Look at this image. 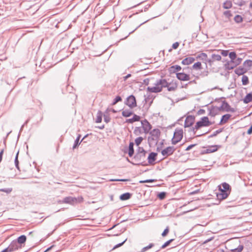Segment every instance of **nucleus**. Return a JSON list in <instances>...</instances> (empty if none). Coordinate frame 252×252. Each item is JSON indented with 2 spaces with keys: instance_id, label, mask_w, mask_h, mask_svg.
<instances>
[{
  "instance_id": "nucleus-1",
  "label": "nucleus",
  "mask_w": 252,
  "mask_h": 252,
  "mask_svg": "<svg viewBox=\"0 0 252 252\" xmlns=\"http://www.w3.org/2000/svg\"><path fill=\"white\" fill-rule=\"evenodd\" d=\"M212 125V123L209 121V118L207 117H203L201 118L200 120L196 123L194 127L190 128V131L192 132V135L196 137L200 136L207 133L208 132L205 133H197V130L201 127L204 126H208Z\"/></svg>"
},
{
  "instance_id": "nucleus-2",
  "label": "nucleus",
  "mask_w": 252,
  "mask_h": 252,
  "mask_svg": "<svg viewBox=\"0 0 252 252\" xmlns=\"http://www.w3.org/2000/svg\"><path fill=\"white\" fill-rule=\"evenodd\" d=\"M155 86L147 88V90L151 93H159L160 92L163 88L167 86V81L165 79L158 80L155 83Z\"/></svg>"
},
{
  "instance_id": "nucleus-3",
  "label": "nucleus",
  "mask_w": 252,
  "mask_h": 252,
  "mask_svg": "<svg viewBox=\"0 0 252 252\" xmlns=\"http://www.w3.org/2000/svg\"><path fill=\"white\" fill-rule=\"evenodd\" d=\"M83 201V198L81 196L77 197L67 196L64 198L61 202L63 203L74 205L78 203L82 202Z\"/></svg>"
},
{
  "instance_id": "nucleus-4",
  "label": "nucleus",
  "mask_w": 252,
  "mask_h": 252,
  "mask_svg": "<svg viewBox=\"0 0 252 252\" xmlns=\"http://www.w3.org/2000/svg\"><path fill=\"white\" fill-rule=\"evenodd\" d=\"M151 136L148 137V141L150 143H157L159 138L160 131L158 129H154L150 132Z\"/></svg>"
},
{
  "instance_id": "nucleus-5",
  "label": "nucleus",
  "mask_w": 252,
  "mask_h": 252,
  "mask_svg": "<svg viewBox=\"0 0 252 252\" xmlns=\"http://www.w3.org/2000/svg\"><path fill=\"white\" fill-rule=\"evenodd\" d=\"M183 136V131L182 129H176L172 139V143L176 144L181 140Z\"/></svg>"
},
{
  "instance_id": "nucleus-6",
  "label": "nucleus",
  "mask_w": 252,
  "mask_h": 252,
  "mask_svg": "<svg viewBox=\"0 0 252 252\" xmlns=\"http://www.w3.org/2000/svg\"><path fill=\"white\" fill-rule=\"evenodd\" d=\"M146 154H136L134 157L136 163H132L134 165H146L144 162L145 161Z\"/></svg>"
},
{
  "instance_id": "nucleus-7",
  "label": "nucleus",
  "mask_w": 252,
  "mask_h": 252,
  "mask_svg": "<svg viewBox=\"0 0 252 252\" xmlns=\"http://www.w3.org/2000/svg\"><path fill=\"white\" fill-rule=\"evenodd\" d=\"M125 103L131 109L134 108L137 106L136 98L133 95H130L128 96Z\"/></svg>"
},
{
  "instance_id": "nucleus-8",
  "label": "nucleus",
  "mask_w": 252,
  "mask_h": 252,
  "mask_svg": "<svg viewBox=\"0 0 252 252\" xmlns=\"http://www.w3.org/2000/svg\"><path fill=\"white\" fill-rule=\"evenodd\" d=\"M242 61V58L239 57L237 58L236 57L235 60H233L232 62H228L227 63L225 64L226 68L229 70L232 69L237 65L240 64Z\"/></svg>"
},
{
  "instance_id": "nucleus-9",
  "label": "nucleus",
  "mask_w": 252,
  "mask_h": 252,
  "mask_svg": "<svg viewBox=\"0 0 252 252\" xmlns=\"http://www.w3.org/2000/svg\"><path fill=\"white\" fill-rule=\"evenodd\" d=\"M22 248L21 246L17 245L16 240L11 242L8 247L5 249L6 252H13Z\"/></svg>"
},
{
  "instance_id": "nucleus-10",
  "label": "nucleus",
  "mask_w": 252,
  "mask_h": 252,
  "mask_svg": "<svg viewBox=\"0 0 252 252\" xmlns=\"http://www.w3.org/2000/svg\"><path fill=\"white\" fill-rule=\"evenodd\" d=\"M175 148L173 146H169L165 149L162 150L161 151V154L164 157H167L169 156H171L173 154L174 151H175Z\"/></svg>"
},
{
  "instance_id": "nucleus-11",
  "label": "nucleus",
  "mask_w": 252,
  "mask_h": 252,
  "mask_svg": "<svg viewBox=\"0 0 252 252\" xmlns=\"http://www.w3.org/2000/svg\"><path fill=\"white\" fill-rule=\"evenodd\" d=\"M141 125L144 130V132L145 134L148 133L150 130L152 129V126L149 123V122L146 120L145 119L143 121L141 122Z\"/></svg>"
},
{
  "instance_id": "nucleus-12",
  "label": "nucleus",
  "mask_w": 252,
  "mask_h": 252,
  "mask_svg": "<svg viewBox=\"0 0 252 252\" xmlns=\"http://www.w3.org/2000/svg\"><path fill=\"white\" fill-rule=\"evenodd\" d=\"M220 111L223 110L226 112H234L235 111L234 109L230 107L229 104L225 101L222 102L221 105L219 107Z\"/></svg>"
},
{
  "instance_id": "nucleus-13",
  "label": "nucleus",
  "mask_w": 252,
  "mask_h": 252,
  "mask_svg": "<svg viewBox=\"0 0 252 252\" xmlns=\"http://www.w3.org/2000/svg\"><path fill=\"white\" fill-rule=\"evenodd\" d=\"M221 60V56L214 53L211 55V58L208 60V63L210 66H212L215 61H220Z\"/></svg>"
},
{
  "instance_id": "nucleus-14",
  "label": "nucleus",
  "mask_w": 252,
  "mask_h": 252,
  "mask_svg": "<svg viewBox=\"0 0 252 252\" xmlns=\"http://www.w3.org/2000/svg\"><path fill=\"white\" fill-rule=\"evenodd\" d=\"M195 118L194 116L191 115H189L187 117L184 126L185 127H190V126L193 125L194 122Z\"/></svg>"
},
{
  "instance_id": "nucleus-15",
  "label": "nucleus",
  "mask_w": 252,
  "mask_h": 252,
  "mask_svg": "<svg viewBox=\"0 0 252 252\" xmlns=\"http://www.w3.org/2000/svg\"><path fill=\"white\" fill-rule=\"evenodd\" d=\"M219 190L220 192L217 194V198L219 200H223L226 199L230 194V191L222 190L221 187H220Z\"/></svg>"
},
{
  "instance_id": "nucleus-16",
  "label": "nucleus",
  "mask_w": 252,
  "mask_h": 252,
  "mask_svg": "<svg viewBox=\"0 0 252 252\" xmlns=\"http://www.w3.org/2000/svg\"><path fill=\"white\" fill-rule=\"evenodd\" d=\"M176 77L179 80L183 81H189L190 79L189 75L184 73H177Z\"/></svg>"
},
{
  "instance_id": "nucleus-17",
  "label": "nucleus",
  "mask_w": 252,
  "mask_h": 252,
  "mask_svg": "<svg viewBox=\"0 0 252 252\" xmlns=\"http://www.w3.org/2000/svg\"><path fill=\"white\" fill-rule=\"evenodd\" d=\"M209 111V115L212 117H214L217 114L218 111H220V108L216 106H211L208 108Z\"/></svg>"
},
{
  "instance_id": "nucleus-18",
  "label": "nucleus",
  "mask_w": 252,
  "mask_h": 252,
  "mask_svg": "<svg viewBox=\"0 0 252 252\" xmlns=\"http://www.w3.org/2000/svg\"><path fill=\"white\" fill-rule=\"evenodd\" d=\"M158 155V154L154 152H151L148 157V162L150 164H152L154 163V162L156 160V157Z\"/></svg>"
},
{
  "instance_id": "nucleus-19",
  "label": "nucleus",
  "mask_w": 252,
  "mask_h": 252,
  "mask_svg": "<svg viewBox=\"0 0 252 252\" xmlns=\"http://www.w3.org/2000/svg\"><path fill=\"white\" fill-rule=\"evenodd\" d=\"M196 59L204 61L206 64L207 63H208V60H209V59H208L207 55L205 53H201L197 55Z\"/></svg>"
},
{
  "instance_id": "nucleus-20",
  "label": "nucleus",
  "mask_w": 252,
  "mask_h": 252,
  "mask_svg": "<svg viewBox=\"0 0 252 252\" xmlns=\"http://www.w3.org/2000/svg\"><path fill=\"white\" fill-rule=\"evenodd\" d=\"M195 61V59L193 57H188L184 59L182 61V64L183 65H189Z\"/></svg>"
},
{
  "instance_id": "nucleus-21",
  "label": "nucleus",
  "mask_w": 252,
  "mask_h": 252,
  "mask_svg": "<svg viewBox=\"0 0 252 252\" xmlns=\"http://www.w3.org/2000/svg\"><path fill=\"white\" fill-rule=\"evenodd\" d=\"M110 110L109 108H107L103 114L104 121L106 123H108L111 120L109 115Z\"/></svg>"
},
{
  "instance_id": "nucleus-22",
  "label": "nucleus",
  "mask_w": 252,
  "mask_h": 252,
  "mask_svg": "<svg viewBox=\"0 0 252 252\" xmlns=\"http://www.w3.org/2000/svg\"><path fill=\"white\" fill-rule=\"evenodd\" d=\"M27 240V237L25 235H23L19 236L16 242L17 244V245H19V244H23L25 243Z\"/></svg>"
},
{
  "instance_id": "nucleus-23",
  "label": "nucleus",
  "mask_w": 252,
  "mask_h": 252,
  "mask_svg": "<svg viewBox=\"0 0 252 252\" xmlns=\"http://www.w3.org/2000/svg\"><path fill=\"white\" fill-rule=\"evenodd\" d=\"M140 116L134 114L133 116V117L131 119H128L126 120V123H130L132 124L134 123V122H137L140 120Z\"/></svg>"
},
{
  "instance_id": "nucleus-24",
  "label": "nucleus",
  "mask_w": 252,
  "mask_h": 252,
  "mask_svg": "<svg viewBox=\"0 0 252 252\" xmlns=\"http://www.w3.org/2000/svg\"><path fill=\"white\" fill-rule=\"evenodd\" d=\"M230 117L231 115L229 114H226L223 115L220 122V125H222L226 123L227 122V121L230 119Z\"/></svg>"
},
{
  "instance_id": "nucleus-25",
  "label": "nucleus",
  "mask_w": 252,
  "mask_h": 252,
  "mask_svg": "<svg viewBox=\"0 0 252 252\" xmlns=\"http://www.w3.org/2000/svg\"><path fill=\"white\" fill-rule=\"evenodd\" d=\"M182 69L181 67L178 65H172L169 68V71L171 73H175Z\"/></svg>"
},
{
  "instance_id": "nucleus-26",
  "label": "nucleus",
  "mask_w": 252,
  "mask_h": 252,
  "mask_svg": "<svg viewBox=\"0 0 252 252\" xmlns=\"http://www.w3.org/2000/svg\"><path fill=\"white\" fill-rule=\"evenodd\" d=\"M131 196V194L129 192H126L121 195L120 198L121 200H126L129 199Z\"/></svg>"
},
{
  "instance_id": "nucleus-27",
  "label": "nucleus",
  "mask_w": 252,
  "mask_h": 252,
  "mask_svg": "<svg viewBox=\"0 0 252 252\" xmlns=\"http://www.w3.org/2000/svg\"><path fill=\"white\" fill-rule=\"evenodd\" d=\"M252 101V93H249L246 95L243 99L245 103L247 104Z\"/></svg>"
},
{
  "instance_id": "nucleus-28",
  "label": "nucleus",
  "mask_w": 252,
  "mask_h": 252,
  "mask_svg": "<svg viewBox=\"0 0 252 252\" xmlns=\"http://www.w3.org/2000/svg\"><path fill=\"white\" fill-rule=\"evenodd\" d=\"M134 143L130 142L128 147V155L130 157H132L134 154Z\"/></svg>"
},
{
  "instance_id": "nucleus-29",
  "label": "nucleus",
  "mask_w": 252,
  "mask_h": 252,
  "mask_svg": "<svg viewBox=\"0 0 252 252\" xmlns=\"http://www.w3.org/2000/svg\"><path fill=\"white\" fill-rule=\"evenodd\" d=\"M247 69H246L245 67H239L237 69H236L235 71V73L237 74L238 75H243L244 73H245L247 71Z\"/></svg>"
},
{
  "instance_id": "nucleus-30",
  "label": "nucleus",
  "mask_w": 252,
  "mask_h": 252,
  "mask_svg": "<svg viewBox=\"0 0 252 252\" xmlns=\"http://www.w3.org/2000/svg\"><path fill=\"white\" fill-rule=\"evenodd\" d=\"M244 67L247 69V70H249L250 68L252 66V60H247L244 62L243 63Z\"/></svg>"
},
{
  "instance_id": "nucleus-31",
  "label": "nucleus",
  "mask_w": 252,
  "mask_h": 252,
  "mask_svg": "<svg viewBox=\"0 0 252 252\" xmlns=\"http://www.w3.org/2000/svg\"><path fill=\"white\" fill-rule=\"evenodd\" d=\"M217 150V148L216 147V146H213L212 147H209L206 150H205L204 153H211L216 152Z\"/></svg>"
},
{
  "instance_id": "nucleus-32",
  "label": "nucleus",
  "mask_w": 252,
  "mask_h": 252,
  "mask_svg": "<svg viewBox=\"0 0 252 252\" xmlns=\"http://www.w3.org/2000/svg\"><path fill=\"white\" fill-rule=\"evenodd\" d=\"M221 189L224 191H231V188L229 185L226 183H223L221 184Z\"/></svg>"
},
{
  "instance_id": "nucleus-33",
  "label": "nucleus",
  "mask_w": 252,
  "mask_h": 252,
  "mask_svg": "<svg viewBox=\"0 0 252 252\" xmlns=\"http://www.w3.org/2000/svg\"><path fill=\"white\" fill-rule=\"evenodd\" d=\"M122 114L125 117H128L132 115V112L129 110H125L123 111Z\"/></svg>"
},
{
  "instance_id": "nucleus-34",
  "label": "nucleus",
  "mask_w": 252,
  "mask_h": 252,
  "mask_svg": "<svg viewBox=\"0 0 252 252\" xmlns=\"http://www.w3.org/2000/svg\"><path fill=\"white\" fill-rule=\"evenodd\" d=\"M232 2L230 0H226L223 3V7L224 9H229L232 7Z\"/></svg>"
},
{
  "instance_id": "nucleus-35",
  "label": "nucleus",
  "mask_w": 252,
  "mask_h": 252,
  "mask_svg": "<svg viewBox=\"0 0 252 252\" xmlns=\"http://www.w3.org/2000/svg\"><path fill=\"white\" fill-rule=\"evenodd\" d=\"M102 113L100 111H98L97 113L96 119L95 122L97 123H99L101 122L102 121Z\"/></svg>"
},
{
  "instance_id": "nucleus-36",
  "label": "nucleus",
  "mask_w": 252,
  "mask_h": 252,
  "mask_svg": "<svg viewBox=\"0 0 252 252\" xmlns=\"http://www.w3.org/2000/svg\"><path fill=\"white\" fill-rule=\"evenodd\" d=\"M242 82L243 85H247L249 83L248 77L246 75H243L242 78Z\"/></svg>"
},
{
  "instance_id": "nucleus-37",
  "label": "nucleus",
  "mask_w": 252,
  "mask_h": 252,
  "mask_svg": "<svg viewBox=\"0 0 252 252\" xmlns=\"http://www.w3.org/2000/svg\"><path fill=\"white\" fill-rule=\"evenodd\" d=\"M192 68L194 69H201L202 68L201 63L200 62H197L192 65Z\"/></svg>"
},
{
  "instance_id": "nucleus-38",
  "label": "nucleus",
  "mask_w": 252,
  "mask_h": 252,
  "mask_svg": "<svg viewBox=\"0 0 252 252\" xmlns=\"http://www.w3.org/2000/svg\"><path fill=\"white\" fill-rule=\"evenodd\" d=\"M80 137H81V135H79L77 136V138L76 139V140L74 142V145L73 146V149H75L78 146V145H79L80 144V142H79V140H80Z\"/></svg>"
},
{
  "instance_id": "nucleus-39",
  "label": "nucleus",
  "mask_w": 252,
  "mask_h": 252,
  "mask_svg": "<svg viewBox=\"0 0 252 252\" xmlns=\"http://www.w3.org/2000/svg\"><path fill=\"white\" fill-rule=\"evenodd\" d=\"M234 20L237 23H240L243 21V18L241 16L237 15L235 16Z\"/></svg>"
},
{
  "instance_id": "nucleus-40",
  "label": "nucleus",
  "mask_w": 252,
  "mask_h": 252,
  "mask_svg": "<svg viewBox=\"0 0 252 252\" xmlns=\"http://www.w3.org/2000/svg\"><path fill=\"white\" fill-rule=\"evenodd\" d=\"M229 57L231 59V61L229 62H232L233 60H235V59L237 57L236 54L235 52H231L229 54Z\"/></svg>"
},
{
  "instance_id": "nucleus-41",
  "label": "nucleus",
  "mask_w": 252,
  "mask_h": 252,
  "mask_svg": "<svg viewBox=\"0 0 252 252\" xmlns=\"http://www.w3.org/2000/svg\"><path fill=\"white\" fill-rule=\"evenodd\" d=\"M174 241L173 239H171L169 240L168 241H166L165 243H164V244H163L161 247H160V249H165L166 247H167L169 245V244Z\"/></svg>"
},
{
  "instance_id": "nucleus-42",
  "label": "nucleus",
  "mask_w": 252,
  "mask_h": 252,
  "mask_svg": "<svg viewBox=\"0 0 252 252\" xmlns=\"http://www.w3.org/2000/svg\"><path fill=\"white\" fill-rule=\"evenodd\" d=\"M165 87L167 88V90L168 91H173L175 90V89L177 88V86L176 85H172L171 86H170L169 83L167 82V86H165L164 88Z\"/></svg>"
},
{
  "instance_id": "nucleus-43",
  "label": "nucleus",
  "mask_w": 252,
  "mask_h": 252,
  "mask_svg": "<svg viewBox=\"0 0 252 252\" xmlns=\"http://www.w3.org/2000/svg\"><path fill=\"white\" fill-rule=\"evenodd\" d=\"M18 154H19V152H18L17 153V154L16 155L15 158L14 162H15V165L16 168L18 170H20V168L19 166V161H18Z\"/></svg>"
},
{
  "instance_id": "nucleus-44",
  "label": "nucleus",
  "mask_w": 252,
  "mask_h": 252,
  "mask_svg": "<svg viewBox=\"0 0 252 252\" xmlns=\"http://www.w3.org/2000/svg\"><path fill=\"white\" fill-rule=\"evenodd\" d=\"M154 246V244L150 243L148 246H147L146 247H145L143 248H142V249L141 250V252H145L146 251L148 250L149 249H151Z\"/></svg>"
},
{
  "instance_id": "nucleus-45",
  "label": "nucleus",
  "mask_w": 252,
  "mask_h": 252,
  "mask_svg": "<svg viewBox=\"0 0 252 252\" xmlns=\"http://www.w3.org/2000/svg\"><path fill=\"white\" fill-rule=\"evenodd\" d=\"M142 133V129L140 127H136L134 130V133L138 135Z\"/></svg>"
},
{
  "instance_id": "nucleus-46",
  "label": "nucleus",
  "mask_w": 252,
  "mask_h": 252,
  "mask_svg": "<svg viewBox=\"0 0 252 252\" xmlns=\"http://www.w3.org/2000/svg\"><path fill=\"white\" fill-rule=\"evenodd\" d=\"M122 100V99L120 96H117L114 99L112 105H114L116 104L118 102L121 101Z\"/></svg>"
},
{
  "instance_id": "nucleus-47",
  "label": "nucleus",
  "mask_w": 252,
  "mask_h": 252,
  "mask_svg": "<svg viewBox=\"0 0 252 252\" xmlns=\"http://www.w3.org/2000/svg\"><path fill=\"white\" fill-rule=\"evenodd\" d=\"M243 249L242 245H239L237 248L231 250V252H241Z\"/></svg>"
},
{
  "instance_id": "nucleus-48",
  "label": "nucleus",
  "mask_w": 252,
  "mask_h": 252,
  "mask_svg": "<svg viewBox=\"0 0 252 252\" xmlns=\"http://www.w3.org/2000/svg\"><path fill=\"white\" fill-rule=\"evenodd\" d=\"M143 138L142 137H138L135 140V144L137 146H139L142 142Z\"/></svg>"
},
{
  "instance_id": "nucleus-49",
  "label": "nucleus",
  "mask_w": 252,
  "mask_h": 252,
  "mask_svg": "<svg viewBox=\"0 0 252 252\" xmlns=\"http://www.w3.org/2000/svg\"><path fill=\"white\" fill-rule=\"evenodd\" d=\"M166 192H161L158 194V198L162 200V199H163L165 198V197L166 196Z\"/></svg>"
},
{
  "instance_id": "nucleus-50",
  "label": "nucleus",
  "mask_w": 252,
  "mask_h": 252,
  "mask_svg": "<svg viewBox=\"0 0 252 252\" xmlns=\"http://www.w3.org/2000/svg\"><path fill=\"white\" fill-rule=\"evenodd\" d=\"M12 190V188H7V189H0V191H2L6 192V193L8 194L10 193Z\"/></svg>"
},
{
  "instance_id": "nucleus-51",
  "label": "nucleus",
  "mask_w": 252,
  "mask_h": 252,
  "mask_svg": "<svg viewBox=\"0 0 252 252\" xmlns=\"http://www.w3.org/2000/svg\"><path fill=\"white\" fill-rule=\"evenodd\" d=\"M146 152L142 147H138L136 154H146Z\"/></svg>"
},
{
  "instance_id": "nucleus-52",
  "label": "nucleus",
  "mask_w": 252,
  "mask_h": 252,
  "mask_svg": "<svg viewBox=\"0 0 252 252\" xmlns=\"http://www.w3.org/2000/svg\"><path fill=\"white\" fill-rule=\"evenodd\" d=\"M223 14L227 18H230L232 16L230 11L229 10L224 11Z\"/></svg>"
},
{
  "instance_id": "nucleus-53",
  "label": "nucleus",
  "mask_w": 252,
  "mask_h": 252,
  "mask_svg": "<svg viewBox=\"0 0 252 252\" xmlns=\"http://www.w3.org/2000/svg\"><path fill=\"white\" fill-rule=\"evenodd\" d=\"M169 227L167 226L162 233L161 235L162 237H165L167 235L168 233L169 232Z\"/></svg>"
},
{
  "instance_id": "nucleus-54",
  "label": "nucleus",
  "mask_w": 252,
  "mask_h": 252,
  "mask_svg": "<svg viewBox=\"0 0 252 252\" xmlns=\"http://www.w3.org/2000/svg\"><path fill=\"white\" fill-rule=\"evenodd\" d=\"M221 131V129H220L215 131L212 135L210 136V137H213L216 136L218 134L220 133Z\"/></svg>"
},
{
  "instance_id": "nucleus-55",
  "label": "nucleus",
  "mask_w": 252,
  "mask_h": 252,
  "mask_svg": "<svg viewBox=\"0 0 252 252\" xmlns=\"http://www.w3.org/2000/svg\"><path fill=\"white\" fill-rule=\"evenodd\" d=\"M126 239L125 240H124L123 242H122V243H119V244H117V245H115V246L114 247L113 249H116V248H119V247H120L122 246V245H123L125 243V242H126Z\"/></svg>"
},
{
  "instance_id": "nucleus-56",
  "label": "nucleus",
  "mask_w": 252,
  "mask_h": 252,
  "mask_svg": "<svg viewBox=\"0 0 252 252\" xmlns=\"http://www.w3.org/2000/svg\"><path fill=\"white\" fill-rule=\"evenodd\" d=\"M179 45V43L178 42H176L172 44V48L174 49H177Z\"/></svg>"
},
{
  "instance_id": "nucleus-57",
  "label": "nucleus",
  "mask_w": 252,
  "mask_h": 252,
  "mask_svg": "<svg viewBox=\"0 0 252 252\" xmlns=\"http://www.w3.org/2000/svg\"><path fill=\"white\" fill-rule=\"evenodd\" d=\"M111 181H122V182H126L129 181L128 179H111Z\"/></svg>"
},
{
  "instance_id": "nucleus-58",
  "label": "nucleus",
  "mask_w": 252,
  "mask_h": 252,
  "mask_svg": "<svg viewBox=\"0 0 252 252\" xmlns=\"http://www.w3.org/2000/svg\"><path fill=\"white\" fill-rule=\"evenodd\" d=\"M196 145V144H191V145H189L186 149V151H189L191 149H192L193 147H195V146Z\"/></svg>"
},
{
  "instance_id": "nucleus-59",
  "label": "nucleus",
  "mask_w": 252,
  "mask_h": 252,
  "mask_svg": "<svg viewBox=\"0 0 252 252\" xmlns=\"http://www.w3.org/2000/svg\"><path fill=\"white\" fill-rule=\"evenodd\" d=\"M228 51L227 50H222L221 51V54L223 56H226L228 55Z\"/></svg>"
},
{
  "instance_id": "nucleus-60",
  "label": "nucleus",
  "mask_w": 252,
  "mask_h": 252,
  "mask_svg": "<svg viewBox=\"0 0 252 252\" xmlns=\"http://www.w3.org/2000/svg\"><path fill=\"white\" fill-rule=\"evenodd\" d=\"M245 1L243 0H241L239 3H237L238 5H239V6H243L245 4Z\"/></svg>"
},
{
  "instance_id": "nucleus-61",
  "label": "nucleus",
  "mask_w": 252,
  "mask_h": 252,
  "mask_svg": "<svg viewBox=\"0 0 252 252\" xmlns=\"http://www.w3.org/2000/svg\"><path fill=\"white\" fill-rule=\"evenodd\" d=\"M155 180L153 179L147 180L145 181H141V183H151L154 182Z\"/></svg>"
},
{
  "instance_id": "nucleus-62",
  "label": "nucleus",
  "mask_w": 252,
  "mask_h": 252,
  "mask_svg": "<svg viewBox=\"0 0 252 252\" xmlns=\"http://www.w3.org/2000/svg\"><path fill=\"white\" fill-rule=\"evenodd\" d=\"M205 112V111L204 110V109H200L198 111V114L199 115H202V114H204Z\"/></svg>"
},
{
  "instance_id": "nucleus-63",
  "label": "nucleus",
  "mask_w": 252,
  "mask_h": 252,
  "mask_svg": "<svg viewBox=\"0 0 252 252\" xmlns=\"http://www.w3.org/2000/svg\"><path fill=\"white\" fill-rule=\"evenodd\" d=\"M248 134H251L252 133V125L250 126L247 131Z\"/></svg>"
},
{
  "instance_id": "nucleus-64",
  "label": "nucleus",
  "mask_w": 252,
  "mask_h": 252,
  "mask_svg": "<svg viewBox=\"0 0 252 252\" xmlns=\"http://www.w3.org/2000/svg\"><path fill=\"white\" fill-rule=\"evenodd\" d=\"M144 83L146 85H148L149 83V79L147 78L143 80Z\"/></svg>"
}]
</instances>
